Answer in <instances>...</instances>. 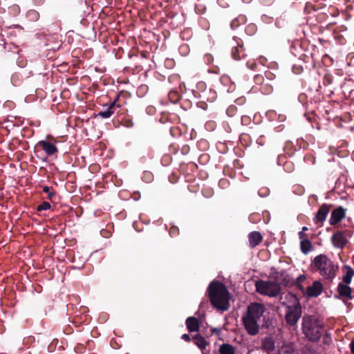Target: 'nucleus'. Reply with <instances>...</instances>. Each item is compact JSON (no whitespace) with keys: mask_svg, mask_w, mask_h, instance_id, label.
Wrapping results in <instances>:
<instances>
[{"mask_svg":"<svg viewBox=\"0 0 354 354\" xmlns=\"http://www.w3.org/2000/svg\"><path fill=\"white\" fill-rule=\"evenodd\" d=\"M207 295L214 308L223 312L229 309L230 295L222 282L212 281L208 286Z\"/></svg>","mask_w":354,"mask_h":354,"instance_id":"nucleus-1","label":"nucleus"},{"mask_svg":"<svg viewBox=\"0 0 354 354\" xmlns=\"http://www.w3.org/2000/svg\"><path fill=\"white\" fill-rule=\"evenodd\" d=\"M310 266L313 272H318L324 279L330 281L335 277L338 270V266L324 254L316 256Z\"/></svg>","mask_w":354,"mask_h":354,"instance_id":"nucleus-2","label":"nucleus"},{"mask_svg":"<svg viewBox=\"0 0 354 354\" xmlns=\"http://www.w3.org/2000/svg\"><path fill=\"white\" fill-rule=\"evenodd\" d=\"M323 324L313 315H304L302 318V331L306 337L312 342H317L322 335Z\"/></svg>","mask_w":354,"mask_h":354,"instance_id":"nucleus-3","label":"nucleus"},{"mask_svg":"<svg viewBox=\"0 0 354 354\" xmlns=\"http://www.w3.org/2000/svg\"><path fill=\"white\" fill-rule=\"evenodd\" d=\"M256 290L262 295L277 297L281 292L280 285L272 281L259 280L255 283Z\"/></svg>","mask_w":354,"mask_h":354,"instance_id":"nucleus-4","label":"nucleus"},{"mask_svg":"<svg viewBox=\"0 0 354 354\" xmlns=\"http://www.w3.org/2000/svg\"><path fill=\"white\" fill-rule=\"evenodd\" d=\"M302 310L299 301L295 299L292 305L287 306L285 320L288 325L294 326L297 325L301 317Z\"/></svg>","mask_w":354,"mask_h":354,"instance_id":"nucleus-5","label":"nucleus"},{"mask_svg":"<svg viewBox=\"0 0 354 354\" xmlns=\"http://www.w3.org/2000/svg\"><path fill=\"white\" fill-rule=\"evenodd\" d=\"M266 310L265 306L259 303H252L248 306L247 313L244 316L245 317L252 319L258 322L263 317V313Z\"/></svg>","mask_w":354,"mask_h":354,"instance_id":"nucleus-6","label":"nucleus"},{"mask_svg":"<svg viewBox=\"0 0 354 354\" xmlns=\"http://www.w3.org/2000/svg\"><path fill=\"white\" fill-rule=\"evenodd\" d=\"M55 142H52L48 140H40L37 143L35 148L37 149L38 150L39 149L43 150L47 156L57 157V154L59 151L58 148L55 145Z\"/></svg>","mask_w":354,"mask_h":354,"instance_id":"nucleus-7","label":"nucleus"},{"mask_svg":"<svg viewBox=\"0 0 354 354\" xmlns=\"http://www.w3.org/2000/svg\"><path fill=\"white\" fill-rule=\"evenodd\" d=\"M243 324L248 334L251 336H255L259 333V325L258 322L252 320L245 317L242 318Z\"/></svg>","mask_w":354,"mask_h":354,"instance_id":"nucleus-8","label":"nucleus"},{"mask_svg":"<svg viewBox=\"0 0 354 354\" xmlns=\"http://www.w3.org/2000/svg\"><path fill=\"white\" fill-rule=\"evenodd\" d=\"M346 214V209L342 206H339L331 212L330 217L329 219V223L330 225H335L342 221L345 218Z\"/></svg>","mask_w":354,"mask_h":354,"instance_id":"nucleus-9","label":"nucleus"},{"mask_svg":"<svg viewBox=\"0 0 354 354\" xmlns=\"http://www.w3.org/2000/svg\"><path fill=\"white\" fill-rule=\"evenodd\" d=\"M330 207L331 205L322 204L315 214L314 222L317 224L320 223V226H322L330 210Z\"/></svg>","mask_w":354,"mask_h":354,"instance_id":"nucleus-10","label":"nucleus"},{"mask_svg":"<svg viewBox=\"0 0 354 354\" xmlns=\"http://www.w3.org/2000/svg\"><path fill=\"white\" fill-rule=\"evenodd\" d=\"M331 242L335 248L343 249L348 241L342 232L337 231L331 236Z\"/></svg>","mask_w":354,"mask_h":354,"instance_id":"nucleus-11","label":"nucleus"},{"mask_svg":"<svg viewBox=\"0 0 354 354\" xmlns=\"http://www.w3.org/2000/svg\"><path fill=\"white\" fill-rule=\"evenodd\" d=\"M322 283L319 281H315L311 286L307 287L306 294L310 297H317L322 294Z\"/></svg>","mask_w":354,"mask_h":354,"instance_id":"nucleus-12","label":"nucleus"},{"mask_svg":"<svg viewBox=\"0 0 354 354\" xmlns=\"http://www.w3.org/2000/svg\"><path fill=\"white\" fill-rule=\"evenodd\" d=\"M337 291L341 297H346L348 299H353L352 288L348 284L343 283L342 282L339 283Z\"/></svg>","mask_w":354,"mask_h":354,"instance_id":"nucleus-13","label":"nucleus"},{"mask_svg":"<svg viewBox=\"0 0 354 354\" xmlns=\"http://www.w3.org/2000/svg\"><path fill=\"white\" fill-rule=\"evenodd\" d=\"M262 240L263 236L258 231L251 232L248 234L249 245L251 248H254L259 245Z\"/></svg>","mask_w":354,"mask_h":354,"instance_id":"nucleus-14","label":"nucleus"},{"mask_svg":"<svg viewBox=\"0 0 354 354\" xmlns=\"http://www.w3.org/2000/svg\"><path fill=\"white\" fill-rule=\"evenodd\" d=\"M232 57L235 60H240L246 56L245 48L243 45L238 44L237 46L233 47L231 51Z\"/></svg>","mask_w":354,"mask_h":354,"instance_id":"nucleus-15","label":"nucleus"},{"mask_svg":"<svg viewBox=\"0 0 354 354\" xmlns=\"http://www.w3.org/2000/svg\"><path fill=\"white\" fill-rule=\"evenodd\" d=\"M186 326L189 332H196L199 330V322L195 317H189L186 319Z\"/></svg>","mask_w":354,"mask_h":354,"instance_id":"nucleus-16","label":"nucleus"},{"mask_svg":"<svg viewBox=\"0 0 354 354\" xmlns=\"http://www.w3.org/2000/svg\"><path fill=\"white\" fill-rule=\"evenodd\" d=\"M343 269L346 270V274L342 277V283L349 284L351 282L352 277L354 275L353 269L348 265H345Z\"/></svg>","mask_w":354,"mask_h":354,"instance_id":"nucleus-17","label":"nucleus"},{"mask_svg":"<svg viewBox=\"0 0 354 354\" xmlns=\"http://www.w3.org/2000/svg\"><path fill=\"white\" fill-rule=\"evenodd\" d=\"M193 341L194 344L204 353V350L207 345H208V342L203 336L200 335H196L193 337Z\"/></svg>","mask_w":354,"mask_h":354,"instance_id":"nucleus-18","label":"nucleus"},{"mask_svg":"<svg viewBox=\"0 0 354 354\" xmlns=\"http://www.w3.org/2000/svg\"><path fill=\"white\" fill-rule=\"evenodd\" d=\"M116 107V102H113L109 106V108L103 111H100L98 113V115L102 118H110L113 113L114 110Z\"/></svg>","mask_w":354,"mask_h":354,"instance_id":"nucleus-19","label":"nucleus"},{"mask_svg":"<svg viewBox=\"0 0 354 354\" xmlns=\"http://www.w3.org/2000/svg\"><path fill=\"white\" fill-rule=\"evenodd\" d=\"M262 348L267 351H272L274 349V342L272 337H266L262 339Z\"/></svg>","mask_w":354,"mask_h":354,"instance_id":"nucleus-20","label":"nucleus"},{"mask_svg":"<svg viewBox=\"0 0 354 354\" xmlns=\"http://www.w3.org/2000/svg\"><path fill=\"white\" fill-rule=\"evenodd\" d=\"M313 248L312 243L309 239L300 241V249L303 254H307L313 250Z\"/></svg>","mask_w":354,"mask_h":354,"instance_id":"nucleus-21","label":"nucleus"},{"mask_svg":"<svg viewBox=\"0 0 354 354\" xmlns=\"http://www.w3.org/2000/svg\"><path fill=\"white\" fill-rule=\"evenodd\" d=\"M220 354H235V348L232 344L225 343L219 347Z\"/></svg>","mask_w":354,"mask_h":354,"instance_id":"nucleus-22","label":"nucleus"},{"mask_svg":"<svg viewBox=\"0 0 354 354\" xmlns=\"http://www.w3.org/2000/svg\"><path fill=\"white\" fill-rule=\"evenodd\" d=\"M246 22V18L245 16H239L237 18L234 19L231 22V27L232 29H235L239 27L241 24H244Z\"/></svg>","mask_w":354,"mask_h":354,"instance_id":"nucleus-23","label":"nucleus"},{"mask_svg":"<svg viewBox=\"0 0 354 354\" xmlns=\"http://www.w3.org/2000/svg\"><path fill=\"white\" fill-rule=\"evenodd\" d=\"M261 92L264 95H269L273 91V86L268 82L263 83L260 87Z\"/></svg>","mask_w":354,"mask_h":354,"instance_id":"nucleus-24","label":"nucleus"},{"mask_svg":"<svg viewBox=\"0 0 354 354\" xmlns=\"http://www.w3.org/2000/svg\"><path fill=\"white\" fill-rule=\"evenodd\" d=\"M180 94L177 91H171L168 94L169 100L171 102L176 104L180 99Z\"/></svg>","mask_w":354,"mask_h":354,"instance_id":"nucleus-25","label":"nucleus"},{"mask_svg":"<svg viewBox=\"0 0 354 354\" xmlns=\"http://www.w3.org/2000/svg\"><path fill=\"white\" fill-rule=\"evenodd\" d=\"M42 190L44 192L48 194L47 198L51 201H53L54 198L55 197L56 193L53 189V187H49L48 186H44L42 187Z\"/></svg>","mask_w":354,"mask_h":354,"instance_id":"nucleus-26","label":"nucleus"},{"mask_svg":"<svg viewBox=\"0 0 354 354\" xmlns=\"http://www.w3.org/2000/svg\"><path fill=\"white\" fill-rule=\"evenodd\" d=\"M333 77L330 73H326L323 79V84L324 86H328L333 83Z\"/></svg>","mask_w":354,"mask_h":354,"instance_id":"nucleus-27","label":"nucleus"},{"mask_svg":"<svg viewBox=\"0 0 354 354\" xmlns=\"http://www.w3.org/2000/svg\"><path fill=\"white\" fill-rule=\"evenodd\" d=\"M50 207L51 205L48 201H43L40 205L37 206V210L38 212H41L44 210L50 209Z\"/></svg>","mask_w":354,"mask_h":354,"instance_id":"nucleus-28","label":"nucleus"},{"mask_svg":"<svg viewBox=\"0 0 354 354\" xmlns=\"http://www.w3.org/2000/svg\"><path fill=\"white\" fill-rule=\"evenodd\" d=\"M254 82L256 84L261 86L263 83H265L264 77L260 74L256 75L254 77Z\"/></svg>","mask_w":354,"mask_h":354,"instance_id":"nucleus-29","label":"nucleus"},{"mask_svg":"<svg viewBox=\"0 0 354 354\" xmlns=\"http://www.w3.org/2000/svg\"><path fill=\"white\" fill-rule=\"evenodd\" d=\"M284 348H286L284 353L286 354H293L295 352L294 344L292 343L286 344Z\"/></svg>","mask_w":354,"mask_h":354,"instance_id":"nucleus-30","label":"nucleus"},{"mask_svg":"<svg viewBox=\"0 0 354 354\" xmlns=\"http://www.w3.org/2000/svg\"><path fill=\"white\" fill-rule=\"evenodd\" d=\"M169 232L171 237H175L179 234V229L177 226L172 225L170 227Z\"/></svg>","mask_w":354,"mask_h":354,"instance_id":"nucleus-31","label":"nucleus"},{"mask_svg":"<svg viewBox=\"0 0 354 354\" xmlns=\"http://www.w3.org/2000/svg\"><path fill=\"white\" fill-rule=\"evenodd\" d=\"M122 124L127 128H131L133 127L134 123L131 118H125L122 121Z\"/></svg>","mask_w":354,"mask_h":354,"instance_id":"nucleus-32","label":"nucleus"},{"mask_svg":"<svg viewBox=\"0 0 354 354\" xmlns=\"http://www.w3.org/2000/svg\"><path fill=\"white\" fill-rule=\"evenodd\" d=\"M28 17H30L31 19L37 21L39 17V14L36 10H30L28 12Z\"/></svg>","mask_w":354,"mask_h":354,"instance_id":"nucleus-33","label":"nucleus"},{"mask_svg":"<svg viewBox=\"0 0 354 354\" xmlns=\"http://www.w3.org/2000/svg\"><path fill=\"white\" fill-rule=\"evenodd\" d=\"M339 232H342L343 234V235H344V237L347 239H348V238L352 237L353 234V232L350 230H345L339 231Z\"/></svg>","mask_w":354,"mask_h":354,"instance_id":"nucleus-34","label":"nucleus"},{"mask_svg":"<svg viewBox=\"0 0 354 354\" xmlns=\"http://www.w3.org/2000/svg\"><path fill=\"white\" fill-rule=\"evenodd\" d=\"M168 121V114L165 113H162L161 116L159 118V122L161 124H165Z\"/></svg>","mask_w":354,"mask_h":354,"instance_id":"nucleus-35","label":"nucleus"},{"mask_svg":"<svg viewBox=\"0 0 354 354\" xmlns=\"http://www.w3.org/2000/svg\"><path fill=\"white\" fill-rule=\"evenodd\" d=\"M156 17H159V22L160 24V26H162L164 23L166 22V20H165L161 11L158 12L156 10Z\"/></svg>","mask_w":354,"mask_h":354,"instance_id":"nucleus-36","label":"nucleus"},{"mask_svg":"<svg viewBox=\"0 0 354 354\" xmlns=\"http://www.w3.org/2000/svg\"><path fill=\"white\" fill-rule=\"evenodd\" d=\"M204 61L207 64H212L213 62V57L210 54H206L204 56Z\"/></svg>","mask_w":354,"mask_h":354,"instance_id":"nucleus-37","label":"nucleus"},{"mask_svg":"<svg viewBox=\"0 0 354 354\" xmlns=\"http://www.w3.org/2000/svg\"><path fill=\"white\" fill-rule=\"evenodd\" d=\"M265 76L268 80H272L275 78V75L270 71L265 72Z\"/></svg>","mask_w":354,"mask_h":354,"instance_id":"nucleus-38","label":"nucleus"},{"mask_svg":"<svg viewBox=\"0 0 354 354\" xmlns=\"http://www.w3.org/2000/svg\"><path fill=\"white\" fill-rule=\"evenodd\" d=\"M298 236H299V238L300 239V241H303V240H306V239H308V236L307 234H306L305 232H301L300 231L299 233H298Z\"/></svg>","mask_w":354,"mask_h":354,"instance_id":"nucleus-39","label":"nucleus"},{"mask_svg":"<svg viewBox=\"0 0 354 354\" xmlns=\"http://www.w3.org/2000/svg\"><path fill=\"white\" fill-rule=\"evenodd\" d=\"M292 71L296 74H299L303 71V68L301 66H297L296 65H294L292 66Z\"/></svg>","mask_w":354,"mask_h":354,"instance_id":"nucleus-40","label":"nucleus"},{"mask_svg":"<svg viewBox=\"0 0 354 354\" xmlns=\"http://www.w3.org/2000/svg\"><path fill=\"white\" fill-rule=\"evenodd\" d=\"M326 17L325 13H320L317 15V18L318 21L321 22L322 20L325 19Z\"/></svg>","mask_w":354,"mask_h":354,"instance_id":"nucleus-41","label":"nucleus"},{"mask_svg":"<svg viewBox=\"0 0 354 354\" xmlns=\"http://www.w3.org/2000/svg\"><path fill=\"white\" fill-rule=\"evenodd\" d=\"M165 63L169 68H172L174 65V62L173 59H167Z\"/></svg>","mask_w":354,"mask_h":354,"instance_id":"nucleus-42","label":"nucleus"},{"mask_svg":"<svg viewBox=\"0 0 354 354\" xmlns=\"http://www.w3.org/2000/svg\"><path fill=\"white\" fill-rule=\"evenodd\" d=\"M181 338L186 342H189L191 340L190 336L188 334H183Z\"/></svg>","mask_w":354,"mask_h":354,"instance_id":"nucleus-43","label":"nucleus"},{"mask_svg":"<svg viewBox=\"0 0 354 354\" xmlns=\"http://www.w3.org/2000/svg\"><path fill=\"white\" fill-rule=\"evenodd\" d=\"M153 106H149V107L147 108V112L149 115L153 114Z\"/></svg>","mask_w":354,"mask_h":354,"instance_id":"nucleus-44","label":"nucleus"},{"mask_svg":"<svg viewBox=\"0 0 354 354\" xmlns=\"http://www.w3.org/2000/svg\"><path fill=\"white\" fill-rule=\"evenodd\" d=\"M141 55L144 57H149V56H150V53L147 51H142L141 53Z\"/></svg>","mask_w":354,"mask_h":354,"instance_id":"nucleus-45","label":"nucleus"},{"mask_svg":"<svg viewBox=\"0 0 354 354\" xmlns=\"http://www.w3.org/2000/svg\"><path fill=\"white\" fill-rule=\"evenodd\" d=\"M350 348L352 354H354V339L350 344Z\"/></svg>","mask_w":354,"mask_h":354,"instance_id":"nucleus-46","label":"nucleus"},{"mask_svg":"<svg viewBox=\"0 0 354 354\" xmlns=\"http://www.w3.org/2000/svg\"><path fill=\"white\" fill-rule=\"evenodd\" d=\"M254 28H255V26H253V25H250V26H248L247 27L246 30H247L248 32H250V31L252 32V31H253V30H254Z\"/></svg>","mask_w":354,"mask_h":354,"instance_id":"nucleus-47","label":"nucleus"},{"mask_svg":"<svg viewBox=\"0 0 354 354\" xmlns=\"http://www.w3.org/2000/svg\"><path fill=\"white\" fill-rule=\"evenodd\" d=\"M328 338L330 339V335H329V334H328V333H326V334L324 335V342L325 343H328L326 339H328Z\"/></svg>","mask_w":354,"mask_h":354,"instance_id":"nucleus-48","label":"nucleus"},{"mask_svg":"<svg viewBox=\"0 0 354 354\" xmlns=\"http://www.w3.org/2000/svg\"><path fill=\"white\" fill-rule=\"evenodd\" d=\"M233 109H234V107H230V108L227 110V113L229 115H230V111H232Z\"/></svg>","mask_w":354,"mask_h":354,"instance_id":"nucleus-49","label":"nucleus"},{"mask_svg":"<svg viewBox=\"0 0 354 354\" xmlns=\"http://www.w3.org/2000/svg\"><path fill=\"white\" fill-rule=\"evenodd\" d=\"M308 230V228L307 227L304 226V227H302V230H301V232H306V231H307Z\"/></svg>","mask_w":354,"mask_h":354,"instance_id":"nucleus-50","label":"nucleus"},{"mask_svg":"<svg viewBox=\"0 0 354 354\" xmlns=\"http://www.w3.org/2000/svg\"><path fill=\"white\" fill-rule=\"evenodd\" d=\"M246 120H248L247 117H242V122H246Z\"/></svg>","mask_w":354,"mask_h":354,"instance_id":"nucleus-51","label":"nucleus"},{"mask_svg":"<svg viewBox=\"0 0 354 354\" xmlns=\"http://www.w3.org/2000/svg\"><path fill=\"white\" fill-rule=\"evenodd\" d=\"M246 120H248L247 117H242V122H246Z\"/></svg>","mask_w":354,"mask_h":354,"instance_id":"nucleus-52","label":"nucleus"},{"mask_svg":"<svg viewBox=\"0 0 354 354\" xmlns=\"http://www.w3.org/2000/svg\"><path fill=\"white\" fill-rule=\"evenodd\" d=\"M263 326L266 328V327H268V324H263Z\"/></svg>","mask_w":354,"mask_h":354,"instance_id":"nucleus-53","label":"nucleus"},{"mask_svg":"<svg viewBox=\"0 0 354 354\" xmlns=\"http://www.w3.org/2000/svg\"><path fill=\"white\" fill-rule=\"evenodd\" d=\"M169 180H170V182H171V183H175V181H174V180H171V178H169Z\"/></svg>","mask_w":354,"mask_h":354,"instance_id":"nucleus-54","label":"nucleus"},{"mask_svg":"<svg viewBox=\"0 0 354 354\" xmlns=\"http://www.w3.org/2000/svg\"><path fill=\"white\" fill-rule=\"evenodd\" d=\"M305 97L306 96H305V95H300V97H299L301 98V97Z\"/></svg>","mask_w":354,"mask_h":354,"instance_id":"nucleus-55","label":"nucleus"},{"mask_svg":"<svg viewBox=\"0 0 354 354\" xmlns=\"http://www.w3.org/2000/svg\"><path fill=\"white\" fill-rule=\"evenodd\" d=\"M149 72H150V71H146V74H147V73H149Z\"/></svg>","mask_w":354,"mask_h":354,"instance_id":"nucleus-56","label":"nucleus"}]
</instances>
